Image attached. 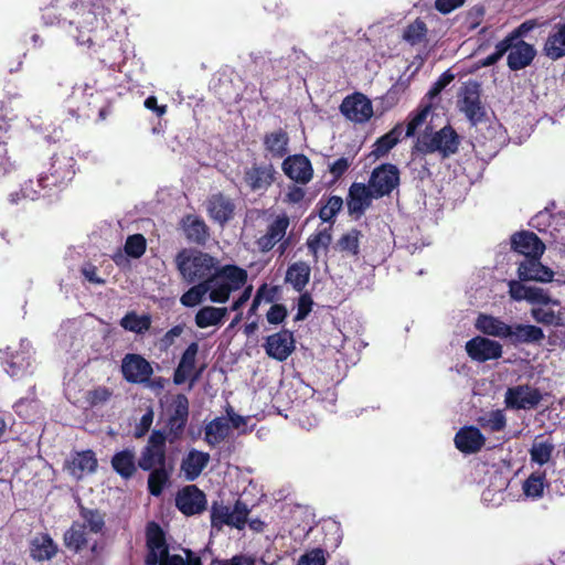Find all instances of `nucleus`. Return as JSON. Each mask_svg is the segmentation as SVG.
I'll list each match as a JSON object with an SVG mask.
<instances>
[{"label":"nucleus","mask_w":565,"mask_h":565,"mask_svg":"<svg viewBox=\"0 0 565 565\" xmlns=\"http://www.w3.org/2000/svg\"><path fill=\"white\" fill-rule=\"evenodd\" d=\"M66 109L76 119L95 122L105 121L114 113L113 102L105 92L93 89L89 85L76 86L66 99Z\"/></svg>","instance_id":"2"},{"label":"nucleus","mask_w":565,"mask_h":565,"mask_svg":"<svg viewBox=\"0 0 565 565\" xmlns=\"http://www.w3.org/2000/svg\"><path fill=\"white\" fill-rule=\"evenodd\" d=\"M105 15L103 4L84 0H52L41 10L45 25H74L76 33L73 36L77 44L95 53L108 43H115Z\"/></svg>","instance_id":"1"},{"label":"nucleus","mask_w":565,"mask_h":565,"mask_svg":"<svg viewBox=\"0 0 565 565\" xmlns=\"http://www.w3.org/2000/svg\"><path fill=\"white\" fill-rule=\"evenodd\" d=\"M543 54L551 61L565 57V23H556L548 33L544 44Z\"/></svg>","instance_id":"31"},{"label":"nucleus","mask_w":565,"mask_h":565,"mask_svg":"<svg viewBox=\"0 0 565 565\" xmlns=\"http://www.w3.org/2000/svg\"><path fill=\"white\" fill-rule=\"evenodd\" d=\"M170 473L166 467H158L150 470L148 477V491L153 497L162 494L164 487L169 482Z\"/></svg>","instance_id":"49"},{"label":"nucleus","mask_w":565,"mask_h":565,"mask_svg":"<svg viewBox=\"0 0 565 565\" xmlns=\"http://www.w3.org/2000/svg\"><path fill=\"white\" fill-rule=\"evenodd\" d=\"M192 286L180 297V302L182 306L186 308H193L200 305L209 290L211 289L209 285L204 281H199V284H191Z\"/></svg>","instance_id":"47"},{"label":"nucleus","mask_w":565,"mask_h":565,"mask_svg":"<svg viewBox=\"0 0 565 565\" xmlns=\"http://www.w3.org/2000/svg\"><path fill=\"white\" fill-rule=\"evenodd\" d=\"M164 426L159 429L167 436L169 444H175L183 438L189 416L190 402L186 395L178 393L172 396L164 412Z\"/></svg>","instance_id":"7"},{"label":"nucleus","mask_w":565,"mask_h":565,"mask_svg":"<svg viewBox=\"0 0 565 565\" xmlns=\"http://www.w3.org/2000/svg\"><path fill=\"white\" fill-rule=\"evenodd\" d=\"M277 171L271 163H253L246 168L243 182L250 192H266L276 181Z\"/></svg>","instance_id":"14"},{"label":"nucleus","mask_w":565,"mask_h":565,"mask_svg":"<svg viewBox=\"0 0 565 565\" xmlns=\"http://www.w3.org/2000/svg\"><path fill=\"white\" fill-rule=\"evenodd\" d=\"M511 248L515 253L523 255L524 258L543 255L545 245L542 239L533 232L520 231L511 236Z\"/></svg>","instance_id":"25"},{"label":"nucleus","mask_w":565,"mask_h":565,"mask_svg":"<svg viewBox=\"0 0 565 565\" xmlns=\"http://www.w3.org/2000/svg\"><path fill=\"white\" fill-rule=\"evenodd\" d=\"M479 424L493 433L502 431L507 427V416L502 409L491 411L479 418Z\"/></svg>","instance_id":"52"},{"label":"nucleus","mask_w":565,"mask_h":565,"mask_svg":"<svg viewBox=\"0 0 565 565\" xmlns=\"http://www.w3.org/2000/svg\"><path fill=\"white\" fill-rule=\"evenodd\" d=\"M230 433V426L222 417L214 418L204 428V440L210 446H215L223 441Z\"/></svg>","instance_id":"44"},{"label":"nucleus","mask_w":565,"mask_h":565,"mask_svg":"<svg viewBox=\"0 0 565 565\" xmlns=\"http://www.w3.org/2000/svg\"><path fill=\"white\" fill-rule=\"evenodd\" d=\"M526 301L540 305H559L557 300H553L542 288L539 287H530Z\"/></svg>","instance_id":"63"},{"label":"nucleus","mask_w":565,"mask_h":565,"mask_svg":"<svg viewBox=\"0 0 565 565\" xmlns=\"http://www.w3.org/2000/svg\"><path fill=\"white\" fill-rule=\"evenodd\" d=\"M373 198H375V193L369 185L358 182L352 183L347 198L349 213L356 215V217L361 216L371 206Z\"/></svg>","instance_id":"28"},{"label":"nucleus","mask_w":565,"mask_h":565,"mask_svg":"<svg viewBox=\"0 0 565 565\" xmlns=\"http://www.w3.org/2000/svg\"><path fill=\"white\" fill-rule=\"evenodd\" d=\"M399 184V170L392 163L376 167L370 177L369 186L375 193V199L390 195Z\"/></svg>","instance_id":"12"},{"label":"nucleus","mask_w":565,"mask_h":565,"mask_svg":"<svg viewBox=\"0 0 565 565\" xmlns=\"http://www.w3.org/2000/svg\"><path fill=\"white\" fill-rule=\"evenodd\" d=\"M476 328L483 334L505 339L509 334L510 324H507L500 318L480 313L476 321Z\"/></svg>","instance_id":"38"},{"label":"nucleus","mask_w":565,"mask_h":565,"mask_svg":"<svg viewBox=\"0 0 565 565\" xmlns=\"http://www.w3.org/2000/svg\"><path fill=\"white\" fill-rule=\"evenodd\" d=\"M184 329L185 324L180 323L168 330L160 339L159 343L161 350L167 351L169 348H171L175 343V339L184 332Z\"/></svg>","instance_id":"62"},{"label":"nucleus","mask_w":565,"mask_h":565,"mask_svg":"<svg viewBox=\"0 0 565 565\" xmlns=\"http://www.w3.org/2000/svg\"><path fill=\"white\" fill-rule=\"evenodd\" d=\"M327 552L322 548H312L300 556L298 565H326Z\"/></svg>","instance_id":"60"},{"label":"nucleus","mask_w":565,"mask_h":565,"mask_svg":"<svg viewBox=\"0 0 565 565\" xmlns=\"http://www.w3.org/2000/svg\"><path fill=\"white\" fill-rule=\"evenodd\" d=\"M318 205H320L318 214L321 221L330 223L332 225L334 223L337 214L341 211L343 206V200L339 195H331L329 196L326 203H323L322 198L319 201Z\"/></svg>","instance_id":"48"},{"label":"nucleus","mask_w":565,"mask_h":565,"mask_svg":"<svg viewBox=\"0 0 565 565\" xmlns=\"http://www.w3.org/2000/svg\"><path fill=\"white\" fill-rule=\"evenodd\" d=\"M288 316V310L282 303H274L266 313V319L270 324H280Z\"/></svg>","instance_id":"64"},{"label":"nucleus","mask_w":565,"mask_h":565,"mask_svg":"<svg viewBox=\"0 0 565 565\" xmlns=\"http://www.w3.org/2000/svg\"><path fill=\"white\" fill-rule=\"evenodd\" d=\"M311 268L302 260L292 263L288 266L285 281L290 284L292 288L301 292L310 280Z\"/></svg>","instance_id":"40"},{"label":"nucleus","mask_w":565,"mask_h":565,"mask_svg":"<svg viewBox=\"0 0 565 565\" xmlns=\"http://www.w3.org/2000/svg\"><path fill=\"white\" fill-rule=\"evenodd\" d=\"M146 565H202L201 557L190 548H184L185 557L170 554L166 533L162 527L151 521L146 526Z\"/></svg>","instance_id":"3"},{"label":"nucleus","mask_w":565,"mask_h":565,"mask_svg":"<svg viewBox=\"0 0 565 565\" xmlns=\"http://www.w3.org/2000/svg\"><path fill=\"white\" fill-rule=\"evenodd\" d=\"M57 544L47 533L41 534L31 542L30 554L35 561H50L57 554Z\"/></svg>","instance_id":"39"},{"label":"nucleus","mask_w":565,"mask_h":565,"mask_svg":"<svg viewBox=\"0 0 565 565\" xmlns=\"http://www.w3.org/2000/svg\"><path fill=\"white\" fill-rule=\"evenodd\" d=\"M88 533L81 521H73L63 534L64 546L75 554L81 553L87 547Z\"/></svg>","instance_id":"35"},{"label":"nucleus","mask_w":565,"mask_h":565,"mask_svg":"<svg viewBox=\"0 0 565 565\" xmlns=\"http://www.w3.org/2000/svg\"><path fill=\"white\" fill-rule=\"evenodd\" d=\"M78 512L82 519L81 524L92 534H102L106 527V513L99 509H90L82 503L78 504Z\"/></svg>","instance_id":"37"},{"label":"nucleus","mask_w":565,"mask_h":565,"mask_svg":"<svg viewBox=\"0 0 565 565\" xmlns=\"http://www.w3.org/2000/svg\"><path fill=\"white\" fill-rule=\"evenodd\" d=\"M427 32L426 23L417 18L404 29L403 40L414 46L426 40Z\"/></svg>","instance_id":"51"},{"label":"nucleus","mask_w":565,"mask_h":565,"mask_svg":"<svg viewBox=\"0 0 565 565\" xmlns=\"http://www.w3.org/2000/svg\"><path fill=\"white\" fill-rule=\"evenodd\" d=\"M295 348L294 333L287 329L268 335L264 343L266 354L279 362L286 361Z\"/></svg>","instance_id":"18"},{"label":"nucleus","mask_w":565,"mask_h":565,"mask_svg":"<svg viewBox=\"0 0 565 565\" xmlns=\"http://www.w3.org/2000/svg\"><path fill=\"white\" fill-rule=\"evenodd\" d=\"M455 446L462 454H477L486 444V437L476 426H463L455 435Z\"/></svg>","instance_id":"29"},{"label":"nucleus","mask_w":565,"mask_h":565,"mask_svg":"<svg viewBox=\"0 0 565 565\" xmlns=\"http://www.w3.org/2000/svg\"><path fill=\"white\" fill-rule=\"evenodd\" d=\"M546 486V473L545 471H536L531 473L523 482V492L526 497L541 498L544 493Z\"/></svg>","instance_id":"50"},{"label":"nucleus","mask_w":565,"mask_h":565,"mask_svg":"<svg viewBox=\"0 0 565 565\" xmlns=\"http://www.w3.org/2000/svg\"><path fill=\"white\" fill-rule=\"evenodd\" d=\"M458 107L471 126H477L487 118V111L481 103L480 86L473 82L463 87L462 98L458 100Z\"/></svg>","instance_id":"11"},{"label":"nucleus","mask_w":565,"mask_h":565,"mask_svg":"<svg viewBox=\"0 0 565 565\" xmlns=\"http://www.w3.org/2000/svg\"><path fill=\"white\" fill-rule=\"evenodd\" d=\"M465 349L468 356L479 363L498 360L503 353L501 343L481 335L473 337L467 341Z\"/></svg>","instance_id":"16"},{"label":"nucleus","mask_w":565,"mask_h":565,"mask_svg":"<svg viewBox=\"0 0 565 565\" xmlns=\"http://www.w3.org/2000/svg\"><path fill=\"white\" fill-rule=\"evenodd\" d=\"M403 130V125L397 124L388 132L377 138L373 146L372 154L377 159L386 156L399 142Z\"/></svg>","instance_id":"42"},{"label":"nucleus","mask_w":565,"mask_h":565,"mask_svg":"<svg viewBox=\"0 0 565 565\" xmlns=\"http://www.w3.org/2000/svg\"><path fill=\"white\" fill-rule=\"evenodd\" d=\"M290 220L287 214L278 215L268 226L264 235L257 238L256 245L260 252L267 253L271 250L275 245L281 242L289 227Z\"/></svg>","instance_id":"26"},{"label":"nucleus","mask_w":565,"mask_h":565,"mask_svg":"<svg viewBox=\"0 0 565 565\" xmlns=\"http://www.w3.org/2000/svg\"><path fill=\"white\" fill-rule=\"evenodd\" d=\"M227 313L228 309L225 307L205 306L198 310L194 321L198 328L205 329L221 324Z\"/></svg>","instance_id":"41"},{"label":"nucleus","mask_w":565,"mask_h":565,"mask_svg":"<svg viewBox=\"0 0 565 565\" xmlns=\"http://www.w3.org/2000/svg\"><path fill=\"white\" fill-rule=\"evenodd\" d=\"M362 232L358 228H351L342 234L335 244V248L349 256L358 257L360 254V238Z\"/></svg>","instance_id":"45"},{"label":"nucleus","mask_w":565,"mask_h":565,"mask_svg":"<svg viewBox=\"0 0 565 565\" xmlns=\"http://www.w3.org/2000/svg\"><path fill=\"white\" fill-rule=\"evenodd\" d=\"M542 255L524 258L518 267V277L521 281L548 282L553 280L554 271L541 263Z\"/></svg>","instance_id":"23"},{"label":"nucleus","mask_w":565,"mask_h":565,"mask_svg":"<svg viewBox=\"0 0 565 565\" xmlns=\"http://www.w3.org/2000/svg\"><path fill=\"white\" fill-rule=\"evenodd\" d=\"M543 437L544 435L536 436L529 450L531 461L540 466H544L551 460L555 449L553 440L543 439Z\"/></svg>","instance_id":"43"},{"label":"nucleus","mask_w":565,"mask_h":565,"mask_svg":"<svg viewBox=\"0 0 565 565\" xmlns=\"http://www.w3.org/2000/svg\"><path fill=\"white\" fill-rule=\"evenodd\" d=\"M461 138L455 128L446 125L437 131L427 126L418 136L415 149L426 156L438 153L441 159H448L459 150Z\"/></svg>","instance_id":"5"},{"label":"nucleus","mask_w":565,"mask_h":565,"mask_svg":"<svg viewBox=\"0 0 565 565\" xmlns=\"http://www.w3.org/2000/svg\"><path fill=\"white\" fill-rule=\"evenodd\" d=\"M263 145L265 151L273 158H284L288 153V134L282 128L267 132L264 136Z\"/></svg>","instance_id":"36"},{"label":"nucleus","mask_w":565,"mask_h":565,"mask_svg":"<svg viewBox=\"0 0 565 565\" xmlns=\"http://www.w3.org/2000/svg\"><path fill=\"white\" fill-rule=\"evenodd\" d=\"M180 224L189 243L204 246L209 242L210 227L201 216L186 214L181 218Z\"/></svg>","instance_id":"27"},{"label":"nucleus","mask_w":565,"mask_h":565,"mask_svg":"<svg viewBox=\"0 0 565 565\" xmlns=\"http://www.w3.org/2000/svg\"><path fill=\"white\" fill-rule=\"evenodd\" d=\"M430 110L431 105L426 104L424 106H420L415 114H412L409 116V120L406 126L405 137H412L415 135L417 128L425 122Z\"/></svg>","instance_id":"56"},{"label":"nucleus","mask_w":565,"mask_h":565,"mask_svg":"<svg viewBox=\"0 0 565 565\" xmlns=\"http://www.w3.org/2000/svg\"><path fill=\"white\" fill-rule=\"evenodd\" d=\"M76 160L67 151L55 152L51 158L47 172L38 178V186L41 189H56L66 185L75 175Z\"/></svg>","instance_id":"8"},{"label":"nucleus","mask_w":565,"mask_h":565,"mask_svg":"<svg viewBox=\"0 0 565 565\" xmlns=\"http://www.w3.org/2000/svg\"><path fill=\"white\" fill-rule=\"evenodd\" d=\"M113 470L122 479L129 480L137 472L138 461L134 449L125 448L114 454L110 460Z\"/></svg>","instance_id":"34"},{"label":"nucleus","mask_w":565,"mask_h":565,"mask_svg":"<svg viewBox=\"0 0 565 565\" xmlns=\"http://www.w3.org/2000/svg\"><path fill=\"white\" fill-rule=\"evenodd\" d=\"M120 369L122 377L131 384H147L153 374L150 362L137 353H127Z\"/></svg>","instance_id":"13"},{"label":"nucleus","mask_w":565,"mask_h":565,"mask_svg":"<svg viewBox=\"0 0 565 565\" xmlns=\"http://www.w3.org/2000/svg\"><path fill=\"white\" fill-rule=\"evenodd\" d=\"M542 399L541 391L530 384L508 387L504 394L505 407L515 411L536 408Z\"/></svg>","instance_id":"10"},{"label":"nucleus","mask_w":565,"mask_h":565,"mask_svg":"<svg viewBox=\"0 0 565 565\" xmlns=\"http://www.w3.org/2000/svg\"><path fill=\"white\" fill-rule=\"evenodd\" d=\"M247 278L246 269L234 264L220 263L212 278L204 281L211 288L209 299L214 303H225L232 292L245 286Z\"/></svg>","instance_id":"6"},{"label":"nucleus","mask_w":565,"mask_h":565,"mask_svg":"<svg viewBox=\"0 0 565 565\" xmlns=\"http://www.w3.org/2000/svg\"><path fill=\"white\" fill-rule=\"evenodd\" d=\"M120 326L137 334H142L151 327V317L149 315L139 316L135 311L127 312L120 320Z\"/></svg>","instance_id":"46"},{"label":"nucleus","mask_w":565,"mask_h":565,"mask_svg":"<svg viewBox=\"0 0 565 565\" xmlns=\"http://www.w3.org/2000/svg\"><path fill=\"white\" fill-rule=\"evenodd\" d=\"M231 510L222 502H213L211 507V524L213 527L222 529L223 525L231 526Z\"/></svg>","instance_id":"55"},{"label":"nucleus","mask_w":565,"mask_h":565,"mask_svg":"<svg viewBox=\"0 0 565 565\" xmlns=\"http://www.w3.org/2000/svg\"><path fill=\"white\" fill-rule=\"evenodd\" d=\"M340 111L349 120L363 124L373 116V105L364 94L354 93L342 100Z\"/></svg>","instance_id":"15"},{"label":"nucleus","mask_w":565,"mask_h":565,"mask_svg":"<svg viewBox=\"0 0 565 565\" xmlns=\"http://www.w3.org/2000/svg\"><path fill=\"white\" fill-rule=\"evenodd\" d=\"M98 460L92 449L74 451L64 462V469L76 480L97 470Z\"/></svg>","instance_id":"22"},{"label":"nucleus","mask_w":565,"mask_h":565,"mask_svg":"<svg viewBox=\"0 0 565 565\" xmlns=\"http://www.w3.org/2000/svg\"><path fill=\"white\" fill-rule=\"evenodd\" d=\"M281 169L287 178L298 184L306 185L313 178V168L309 158L302 153L287 156Z\"/></svg>","instance_id":"20"},{"label":"nucleus","mask_w":565,"mask_h":565,"mask_svg":"<svg viewBox=\"0 0 565 565\" xmlns=\"http://www.w3.org/2000/svg\"><path fill=\"white\" fill-rule=\"evenodd\" d=\"M536 56V49L533 44L519 40L514 42L511 52L507 57L508 67L513 71H521L530 66Z\"/></svg>","instance_id":"30"},{"label":"nucleus","mask_w":565,"mask_h":565,"mask_svg":"<svg viewBox=\"0 0 565 565\" xmlns=\"http://www.w3.org/2000/svg\"><path fill=\"white\" fill-rule=\"evenodd\" d=\"M249 509L245 502L242 500H237L234 504L233 510L231 511V526H234L238 530L245 527L248 521Z\"/></svg>","instance_id":"58"},{"label":"nucleus","mask_w":565,"mask_h":565,"mask_svg":"<svg viewBox=\"0 0 565 565\" xmlns=\"http://www.w3.org/2000/svg\"><path fill=\"white\" fill-rule=\"evenodd\" d=\"M544 337L542 328L537 326L516 323L510 326L509 334H507L505 339L512 345L518 347L524 343H540Z\"/></svg>","instance_id":"32"},{"label":"nucleus","mask_w":565,"mask_h":565,"mask_svg":"<svg viewBox=\"0 0 565 565\" xmlns=\"http://www.w3.org/2000/svg\"><path fill=\"white\" fill-rule=\"evenodd\" d=\"M174 263L182 280L191 285L210 280L221 262L209 253L183 248L175 255Z\"/></svg>","instance_id":"4"},{"label":"nucleus","mask_w":565,"mask_h":565,"mask_svg":"<svg viewBox=\"0 0 565 565\" xmlns=\"http://www.w3.org/2000/svg\"><path fill=\"white\" fill-rule=\"evenodd\" d=\"M235 207L233 199L222 192L212 194L206 201L209 216L221 226L234 217Z\"/></svg>","instance_id":"24"},{"label":"nucleus","mask_w":565,"mask_h":565,"mask_svg":"<svg viewBox=\"0 0 565 565\" xmlns=\"http://www.w3.org/2000/svg\"><path fill=\"white\" fill-rule=\"evenodd\" d=\"M210 461V455L191 449L181 461V471L186 481L196 480Z\"/></svg>","instance_id":"33"},{"label":"nucleus","mask_w":565,"mask_h":565,"mask_svg":"<svg viewBox=\"0 0 565 565\" xmlns=\"http://www.w3.org/2000/svg\"><path fill=\"white\" fill-rule=\"evenodd\" d=\"M113 395L111 388L99 385L86 392L85 402L90 408H94L109 402Z\"/></svg>","instance_id":"53"},{"label":"nucleus","mask_w":565,"mask_h":565,"mask_svg":"<svg viewBox=\"0 0 565 565\" xmlns=\"http://www.w3.org/2000/svg\"><path fill=\"white\" fill-rule=\"evenodd\" d=\"M125 253L131 258H140L147 249V241L142 234L129 235L124 246Z\"/></svg>","instance_id":"54"},{"label":"nucleus","mask_w":565,"mask_h":565,"mask_svg":"<svg viewBox=\"0 0 565 565\" xmlns=\"http://www.w3.org/2000/svg\"><path fill=\"white\" fill-rule=\"evenodd\" d=\"M1 353L3 369L11 377L22 379L31 373L32 356L29 350L23 348L13 350L11 347H8Z\"/></svg>","instance_id":"19"},{"label":"nucleus","mask_w":565,"mask_h":565,"mask_svg":"<svg viewBox=\"0 0 565 565\" xmlns=\"http://www.w3.org/2000/svg\"><path fill=\"white\" fill-rule=\"evenodd\" d=\"M198 352V342H191L183 351L173 373V383L175 385H182L188 379H190L191 384L199 380L202 369L195 371Z\"/></svg>","instance_id":"21"},{"label":"nucleus","mask_w":565,"mask_h":565,"mask_svg":"<svg viewBox=\"0 0 565 565\" xmlns=\"http://www.w3.org/2000/svg\"><path fill=\"white\" fill-rule=\"evenodd\" d=\"M455 79V75L450 71L444 72L439 78L433 84L429 90L426 94V98L434 99L437 97L444 88H446L452 81Z\"/></svg>","instance_id":"61"},{"label":"nucleus","mask_w":565,"mask_h":565,"mask_svg":"<svg viewBox=\"0 0 565 565\" xmlns=\"http://www.w3.org/2000/svg\"><path fill=\"white\" fill-rule=\"evenodd\" d=\"M206 503L205 493L195 484L183 487L175 495V507L186 516L201 514Z\"/></svg>","instance_id":"17"},{"label":"nucleus","mask_w":565,"mask_h":565,"mask_svg":"<svg viewBox=\"0 0 565 565\" xmlns=\"http://www.w3.org/2000/svg\"><path fill=\"white\" fill-rule=\"evenodd\" d=\"M332 236L329 230L319 231L316 234H312L307 239V247L309 252L317 257L318 250L321 246L328 247L331 243Z\"/></svg>","instance_id":"57"},{"label":"nucleus","mask_w":565,"mask_h":565,"mask_svg":"<svg viewBox=\"0 0 565 565\" xmlns=\"http://www.w3.org/2000/svg\"><path fill=\"white\" fill-rule=\"evenodd\" d=\"M531 316L533 319L539 322L543 323L545 326H561V317L556 316L553 310H545L543 308H532L531 309Z\"/></svg>","instance_id":"59"},{"label":"nucleus","mask_w":565,"mask_h":565,"mask_svg":"<svg viewBox=\"0 0 565 565\" xmlns=\"http://www.w3.org/2000/svg\"><path fill=\"white\" fill-rule=\"evenodd\" d=\"M167 436L160 430H152L147 445L142 448L138 459V467L143 471H150L167 463Z\"/></svg>","instance_id":"9"}]
</instances>
